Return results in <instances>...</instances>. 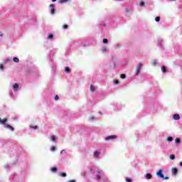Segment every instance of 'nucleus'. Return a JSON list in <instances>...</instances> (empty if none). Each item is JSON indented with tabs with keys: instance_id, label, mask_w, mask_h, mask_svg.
I'll return each mask as SVG.
<instances>
[{
	"instance_id": "31",
	"label": "nucleus",
	"mask_w": 182,
	"mask_h": 182,
	"mask_svg": "<svg viewBox=\"0 0 182 182\" xmlns=\"http://www.w3.org/2000/svg\"><path fill=\"white\" fill-rule=\"evenodd\" d=\"M139 6H144V2L141 1V2L139 3Z\"/></svg>"
},
{
	"instance_id": "38",
	"label": "nucleus",
	"mask_w": 182,
	"mask_h": 182,
	"mask_svg": "<svg viewBox=\"0 0 182 182\" xmlns=\"http://www.w3.org/2000/svg\"><path fill=\"white\" fill-rule=\"evenodd\" d=\"M163 178V180H168L169 178H168V176H166V177L164 176V178Z\"/></svg>"
},
{
	"instance_id": "35",
	"label": "nucleus",
	"mask_w": 182,
	"mask_h": 182,
	"mask_svg": "<svg viewBox=\"0 0 182 182\" xmlns=\"http://www.w3.org/2000/svg\"><path fill=\"white\" fill-rule=\"evenodd\" d=\"M0 69L1 70H4V65L0 64Z\"/></svg>"
},
{
	"instance_id": "33",
	"label": "nucleus",
	"mask_w": 182,
	"mask_h": 182,
	"mask_svg": "<svg viewBox=\"0 0 182 182\" xmlns=\"http://www.w3.org/2000/svg\"><path fill=\"white\" fill-rule=\"evenodd\" d=\"M114 83H115V85H119V80H114Z\"/></svg>"
},
{
	"instance_id": "13",
	"label": "nucleus",
	"mask_w": 182,
	"mask_h": 182,
	"mask_svg": "<svg viewBox=\"0 0 182 182\" xmlns=\"http://www.w3.org/2000/svg\"><path fill=\"white\" fill-rule=\"evenodd\" d=\"M14 62H15L16 63H19V58H18L17 57H14L13 58Z\"/></svg>"
},
{
	"instance_id": "40",
	"label": "nucleus",
	"mask_w": 182,
	"mask_h": 182,
	"mask_svg": "<svg viewBox=\"0 0 182 182\" xmlns=\"http://www.w3.org/2000/svg\"><path fill=\"white\" fill-rule=\"evenodd\" d=\"M68 182H76V181L75 180H70Z\"/></svg>"
},
{
	"instance_id": "11",
	"label": "nucleus",
	"mask_w": 182,
	"mask_h": 182,
	"mask_svg": "<svg viewBox=\"0 0 182 182\" xmlns=\"http://www.w3.org/2000/svg\"><path fill=\"white\" fill-rule=\"evenodd\" d=\"M65 73H70V68H69V67H65Z\"/></svg>"
},
{
	"instance_id": "15",
	"label": "nucleus",
	"mask_w": 182,
	"mask_h": 182,
	"mask_svg": "<svg viewBox=\"0 0 182 182\" xmlns=\"http://www.w3.org/2000/svg\"><path fill=\"white\" fill-rule=\"evenodd\" d=\"M90 92H95V86L93 85H91L90 87Z\"/></svg>"
},
{
	"instance_id": "20",
	"label": "nucleus",
	"mask_w": 182,
	"mask_h": 182,
	"mask_svg": "<svg viewBox=\"0 0 182 182\" xmlns=\"http://www.w3.org/2000/svg\"><path fill=\"white\" fill-rule=\"evenodd\" d=\"M120 78L121 79H126V75L125 74H121L120 75Z\"/></svg>"
},
{
	"instance_id": "39",
	"label": "nucleus",
	"mask_w": 182,
	"mask_h": 182,
	"mask_svg": "<svg viewBox=\"0 0 182 182\" xmlns=\"http://www.w3.org/2000/svg\"><path fill=\"white\" fill-rule=\"evenodd\" d=\"M54 6H55V4H50V8H54Z\"/></svg>"
},
{
	"instance_id": "32",
	"label": "nucleus",
	"mask_w": 182,
	"mask_h": 182,
	"mask_svg": "<svg viewBox=\"0 0 182 182\" xmlns=\"http://www.w3.org/2000/svg\"><path fill=\"white\" fill-rule=\"evenodd\" d=\"M126 182H132V179L131 178H127L126 179Z\"/></svg>"
},
{
	"instance_id": "21",
	"label": "nucleus",
	"mask_w": 182,
	"mask_h": 182,
	"mask_svg": "<svg viewBox=\"0 0 182 182\" xmlns=\"http://www.w3.org/2000/svg\"><path fill=\"white\" fill-rule=\"evenodd\" d=\"M60 177H66L67 174H66V173H60Z\"/></svg>"
},
{
	"instance_id": "10",
	"label": "nucleus",
	"mask_w": 182,
	"mask_h": 182,
	"mask_svg": "<svg viewBox=\"0 0 182 182\" xmlns=\"http://www.w3.org/2000/svg\"><path fill=\"white\" fill-rule=\"evenodd\" d=\"M161 70H162L163 73H166L167 72V68H166V66H162Z\"/></svg>"
},
{
	"instance_id": "18",
	"label": "nucleus",
	"mask_w": 182,
	"mask_h": 182,
	"mask_svg": "<svg viewBox=\"0 0 182 182\" xmlns=\"http://www.w3.org/2000/svg\"><path fill=\"white\" fill-rule=\"evenodd\" d=\"M51 140H52V141H55V140H56V136H55V135H52V136H51Z\"/></svg>"
},
{
	"instance_id": "34",
	"label": "nucleus",
	"mask_w": 182,
	"mask_h": 182,
	"mask_svg": "<svg viewBox=\"0 0 182 182\" xmlns=\"http://www.w3.org/2000/svg\"><path fill=\"white\" fill-rule=\"evenodd\" d=\"M175 141L176 143H180V139L176 138Z\"/></svg>"
},
{
	"instance_id": "30",
	"label": "nucleus",
	"mask_w": 182,
	"mask_h": 182,
	"mask_svg": "<svg viewBox=\"0 0 182 182\" xmlns=\"http://www.w3.org/2000/svg\"><path fill=\"white\" fill-rule=\"evenodd\" d=\"M68 26L67 24L63 26V29H68Z\"/></svg>"
},
{
	"instance_id": "4",
	"label": "nucleus",
	"mask_w": 182,
	"mask_h": 182,
	"mask_svg": "<svg viewBox=\"0 0 182 182\" xmlns=\"http://www.w3.org/2000/svg\"><path fill=\"white\" fill-rule=\"evenodd\" d=\"M113 139H117V136L116 135L108 136L105 138V140H112Z\"/></svg>"
},
{
	"instance_id": "22",
	"label": "nucleus",
	"mask_w": 182,
	"mask_h": 182,
	"mask_svg": "<svg viewBox=\"0 0 182 182\" xmlns=\"http://www.w3.org/2000/svg\"><path fill=\"white\" fill-rule=\"evenodd\" d=\"M107 48H106V47L102 48V52H107Z\"/></svg>"
},
{
	"instance_id": "16",
	"label": "nucleus",
	"mask_w": 182,
	"mask_h": 182,
	"mask_svg": "<svg viewBox=\"0 0 182 182\" xmlns=\"http://www.w3.org/2000/svg\"><path fill=\"white\" fill-rule=\"evenodd\" d=\"M51 171H53V173H56V171H58V168L56 167L51 168Z\"/></svg>"
},
{
	"instance_id": "1",
	"label": "nucleus",
	"mask_w": 182,
	"mask_h": 182,
	"mask_svg": "<svg viewBox=\"0 0 182 182\" xmlns=\"http://www.w3.org/2000/svg\"><path fill=\"white\" fill-rule=\"evenodd\" d=\"M143 66V63H139V65L136 66V73L135 75L136 76H139V73H140V70H141V68Z\"/></svg>"
},
{
	"instance_id": "23",
	"label": "nucleus",
	"mask_w": 182,
	"mask_h": 182,
	"mask_svg": "<svg viewBox=\"0 0 182 182\" xmlns=\"http://www.w3.org/2000/svg\"><path fill=\"white\" fill-rule=\"evenodd\" d=\"M50 14L52 15L55 14V8H52L51 10H50Z\"/></svg>"
},
{
	"instance_id": "41",
	"label": "nucleus",
	"mask_w": 182,
	"mask_h": 182,
	"mask_svg": "<svg viewBox=\"0 0 182 182\" xmlns=\"http://www.w3.org/2000/svg\"><path fill=\"white\" fill-rule=\"evenodd\" d=\"M60 153L62 154V153H66V151H65V150H62L61 151H60Z\"/></svg>"
},
{
	"instance_id": "3",
	"label": "nucleus",
	"mask_w": 182,
	"mask_h": 182,
	"mask_svg": "<svg viewBox=\"0 0 182 182\" xmlns=\"http://www.w3.org/2000/svg\"><path fill=\"white\" fill-rule=\"evenodd\" d=\"M97 180H100V178H101V176H100V175L101 176H103V171H102V170H98L97 171Z\"/></svg>"
},
{
	"instance_id": "25",
	"label": "nucleus",
	"mask_w": 182,
	"mask_h": 182,
	"mask_svg": "<svg viewBox=\"0 0 182 182\" xmlns=\"http://www.w3.org/2000/svg\"><path fill=\"white\" fill-rule=\"evenodd\" d=\"M48 39H53V34H49L48 36Z\"/></svg>"
},
{
	"instance_id": "36",
	"label": "nucleus",
	"mask_w": 182,
	"mask_h": 182,
	"mask_svg": "<svg viewBox=\"0 0 182 182\" xmlns=\"http://www.w3.org/2000/svg\"><path fill=\"white\" fill-rule=\"evenodd\" d=\"M55 100H59V96L58 95L55 96Z\"/></svg>"
},
{
	"instance_id": "43",
	"label": "nucleus",
	"mask_w": 182,
	"mask_h": 182,
	"mask_svg": "<svg viewBox=\"0 0 182 182\" xmlns=\"http://www.w3.org/2000/svg\"><path fill=\"white\" fill-rule=\"evenodd\" d=\"M52 1H53V2H56L57 0H52Z\"/></svg>"
},
{
	"instance_id": "27",
	"label": "nucleus",
	"mask_w": 182,
	"mask_h": 182,
	"mask_svg": "<svg viewBox=\"0 0 182 182\" xmlns=\"http://www.w3.org/2000/svg\"><path fill=\"white\" fill-rule=\"evenodd\" d=\"M30 127H31L32 129H34V130L38 129V126H32V125H30Z\"/></svg>"
},
{
	"instance_id": "7",
	"label": "nucleus",
	"mask_w": 182,
	"mask_h": 182,
	"mask_svg": "<svg viewBox=\"0 0 182 182\" xmlns=\"http://www.w3.org/2000/svg\"><path fill=\"white\" fill-rule=\"evenodd\" d=\"M173 119L174 120H180V114H173Z\"/></svg>"
},
{
	"instance_id": "14",
	"label": "nucleus",
	"mask_w": 182,
	"mask_h": 182,
	"mask_svg": "<svg viewBox=\"0 0 182 182\" xmlns=\"http://www.w3.org/2000/svg\"><path fill=\"white\" fill-rule=\"evenodd\" d=\"M99 154H100V152H99V151H96L94 153V157H99Z\"/></svg>"
},
{
	"instance_id": "37",
	"label": "nucleus",
	"mask_w": 182,
	"mask_h": 182,
	"mask_svg": "<svg viewBox=\"0 0 182 182\" xmlns=\"http://www.w3.org/2000/svg\"><path fill=\"white\" fill-rule=\"evenodd\" d=\"M152 65H153L154 66H156V65H157V62L153 61Z\"/></svg>"
},
{
	"instance_id": "26",
	"label": "nucleus",
	"mask_w": 182,
	"mask_h": 182,
	"mask_svg": "<svg viewBox=\"0 0 182 182\" xmlns=\"http://www.w3.org/2000/svg\"><path fill=\"white\" fill-rule=\"evenodd\" d=\"M102 42H103V43H107L109 42V41L107 40V38H104L102 40Z\"/></svg>"
},
{
	"instance_id": "44",
	"label": "nucleus",
	"mask_w": 182,
	"mask_h": 182,
	"mask_svg": "<svg viewBox=\"0 0 182 182\" xmlns=\"http://www.w3.org/2000/svg\"><path fill=\"white\" fill-rule=\"evenodd\" d=\"M83 46H87V44H84Z\"/></svg>"
},
{
	"instance_id": "9",
	"label": "nucleus",
	"mask_w": 182,
	"mask_h": 182,
	"mask_svg": "<svg viewBox=\"0 0 182 182\" xmlns=\"http://www.w3.org/2000/svg\"><path fill=\"white\" fill-rule=\"evenodd\" d=\"M6 122H8V119H6V118L1 119L0 118V123H1V124H6Z\"/></svg>"
},
{
	"instance_id": "45",
	"label": "nucleus",
	"mask_w": 182,
	"mask_h": 182,
	"mask_svg": "<svg viewBox=\"0 0 182 182\" xmlns=\"http://www.w3.org/2000/svg\"><path fill=\"white\" fill-rule=\"evenodd\" d=\"M0 36H2V34H0Z\"/></svg>"
},
{
	"instance_id": "5",
	"label": "nucleus",
	"mask_w": 182,
	"mask_h": 182,
	"mask_svg": "<svg viewBox=\"0 0 182 182\" xmlns=\"http://www.w3.org/2000/svg\"><path fill=\"white\" fill-rule=\"evenodd\" d=\"M177 173H178V169H177V168H172V174H173V176H176L177 174Z\"/></svg>"
},
{
	"instance_id": "19",
	"label": "nucleus",
	"mask_w": 182,
	"mask_h": 182,
	"mask_svg": "<svg viewBox=\"0 0 182 182\" xmlns=\"http://www.w3.org/2000/svg\"><path fill=\"white\" fill-rule=\"evenodd\" d=\"M66 2H69V0H60V4H65V3H66Z\"/></svg>"
},
{
	"instance_id": "24",
	"label": "nucleus",
	"mask_w": 182,
	"mask_h": 182,
	"mask_svg": "<svg viewBox=\"0 0 182 182\" xmlns=\"http://www.w3.org/2000/svg\"><path fill=\"white\" fill-rule=\"evenodd\" d=\"M155 21H156V22H160V16H156L155 18Z\"/></svg>"
},
{
	"instance_id": "29",
	"label": "nucleus",
	"mask_w": 182,
	"mask_h": 182,
	"mask_svg": "<svg viewBox=\"0 0 182 182\" xmlns=\"http://www.w3.org/2000/svg\"><path fill=\"white\" fill-rule=\"evenodd\" d=\"M51 151H55V150H56V147L53 146L50 149Z\"/></svg>"
},
{
	"instance_id": "8",
	"label": "nucleus",
	"mask_w": 182,
	"mask_h": 182,
	"mask_svg": "<svg viewBox=\"0 0 182 182\" xmlns=\"http://www.w3.org/2000/svg\"><path fill=\"white\" fill-rule=\"evenodd\" d=\"M13 89L15 91L18 90V89H19V85H18V83H15L13 86Z\"/></svg>"
},
{
	"instance_id": "17",
	"label": "nucleus",
	"mask_w": 182,
	"mask_h": 182,
	"mask_svg": "<svg viewBox=\"0 0 182 182\" xmlns=\"http://www.w3.org/2000/svg\"><path fill=\"white\" fill-rule=\"evenodd\" d=\"M170 159L171 160H174L175 159H176V156L174 155V154H171V155H170Z\"/></svg>"
},
{
	"instance_id": "2",
	"label": "nucleus",
	"mask_w": 182,
	"mask_h": 182,
	"mask_svg": "<svg viewBox=\"0 0 182 182\" xmlns=\"http://www.w3.org/2000/svg\"><path fill=\"white\" fill-rule=\"evenodd\" d=\"M156 176L160 177V178H164V175L163 174V169H159V171L156 173Z\"/></svg>"
},
{
	"instance_id": "28",
	"label": "nucleus",
	"mask_w": 182,
	"mask_h": 182,
	"mask_svg": "<svg viewBox=\"0 0 182 182\" xmlns=\"http://www.w3.org/2000/svg\"><path fill=\"white\" fill-rule=\"evenodd\" d=\"M167 141H173V137L168 136V137L167 138Z\"/></svg>"
},
{
	"instance_id": "42",
	"label": "nucleus",
	"mask_w": 182,
	"mask_h": 182,
	"mask_svg": "<svg viewBox=\"0 0 182 182\" xmlns=\"http://www.w3.org/2000/svg\"><path fill=\"white\" fill-rule=\"evenodd\" d=\"M179 165L181 166V167H182V162H180Z\"/></svg>"
},
{
	"instance_id": "6",
	"label": "nucleus",
	"mask_w": 182,
	"mask_h": 182,
	"mask_svg": "<svg viewBox=\"0 0 182 182\" xmlns=\"http://www.w3.org/2000/svg\"><path fill=\"white\" fill-rule=\"evenodd\" d=\"M5 127L6 129H9V130H11V132H14V130H15V129L9 124L6 125Z\"/></svg>"
},
{
	"instance_id": "12",
	"label": "nucleus",
	"mask_w": 182,
	"mask_h": 182,
	"mask_svg": "<svg viewBox=\"0 0 182 182\" xmlns=\"http://www.w3.org/2000/svg\"><path fill=\"white\" fill-rule=\"evenodd\" d=\"M146 180H150L151 178V173H146Z\"/></svg>"
}]
</instances>
